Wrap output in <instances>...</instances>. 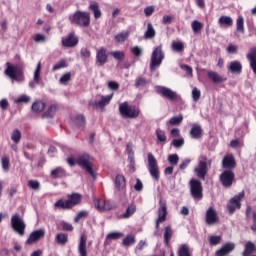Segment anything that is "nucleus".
Returning a JSON list of instances; mask_svg holds the SVG:
<instances>
[{"label": "nucleus", "mask_w": 256, "mask_h": 256, "mask_svg": "<svg viewBox=\"0 0 256 256\" xmlns=\"http://www.w3.org/2000/svg\"><path fill=\"white\" fill-rule=\"evenodd\" d=\"M4 74L12 83H23L25 81V74L23 68L19 65H13L9 62L6 63Z\"/></svg>", "instance_id": "1"}, {"label": "nucleus", "mask_w": 256, "mask_h": 256, "mask_svg": "<svg viewBox=\"0 0 256 256\" xmlns=\"http://www.w3.org/2000/svg\"><path fill=\"white\" fill-rule=\"evenodd\" d=\"M212 163L213 161L207 158V156H200L198 159V164L194 168L196 177L201 179V181H205V177H207V173L211 168Z\"/></svg>", "instance_id": "2"}, {"label": "nucleus", "mask_w": 256, "mask_h": 256, "mask_svg": "<svg viewBox=\"0 0 256 256\" xmlns=\"http://www.w3.org/2000/svg\"><path fill=\"white\" fill-rule=\"evenodd\" d=\"M81 197L82 196L79 193H72L68 195V199L66 201L58 200L54 204V207H57L58 209H72V207L81 203Z\"/></svg>", "instance_id": "3"}, {"label": "nucleus", "mask_w": 256, "mask_h": 256, "mask_svg": "<svg viewBox=\"0 0 256 256\" xmlns=\"http://www.w3.org/2000/svg\"><path fill=\"white\" fill-rule=\"evenodd\" d=\"M71 23L78 25L79 27H89L91 23V15L89 12L76 11L72 16L69 17Z\"/></svg>", "instance_id": "4"}, {"label": "nucleus", "mask_w": 256, "mask_h": 256, "mask_svg": "<svg viewBox=\"0 0 256 256\" xmlns=\"http://www.w3.org/2000/svg\"><path fill=\"white\" fill-rule=\"evenodd\" d=\"M119 113L124 119H137L141 111L135 106H129L128 102L119 104Z\"/></svg>", "instance_id": "5"}, {"label": "nucleus", "mask_w": 256, "mask_h": 256, "mask_svg": "<svg viewBox=\"0 0 256 256\" xmlns=\"http://www.w3.org/2000/svg\"><path fill=\"white\" fill-rule=\"evenodd\" d=\"M163 59H165V53H163V45L160 44L152 52L150 60V71H155L157 67H161Z\"/></svg>", "instance_id": "6"}, {"label": "nucleus", "mask_w": 256, "mask_h": 256, "mask_svg": "<svg viewBox=\"0 0 256 256\" xmlns=\"http://www.w3.org/2000/svg\"><path fill=\"white\" fill-rule=\"evenodd\" d=\"M91 161H93V158H91L89 154H84L76 160V163L85 169L86 173H89L93 179H95V170H93V163H91Z\"/></svg>", "instance_id": "7"}, {"label": "nucleus", "mask_w": 256, "mask_h": 256, "mask_svg": "<svg viewBox=\"0 0 256 256\" xmlns=\"http://www.w3.org/2000/svg\"><path fill=\"white\" fill-rule=\"evenodd\" d=\"M11 226L13 231L20 235V237H23L25 235V228L27 227L25 225V221L19 214H14L11 218Z\"/></svg>", "instance_id": "8"}, {"label": "nucleus", "mask_w": 256, "mask_h": 256, "mask_svg": "<svg viewBox=\"0 0 256 256\" xmlns=\"http://www.w3.org/2000/svg\"><path fill=\"white\" fill-rule=\"evenodd\" d=\"M155 91L158 93V95H162V97L168 99V101H179V99H181V96H179L176 91H173L165 86H155Z\"/></svg>", "instance_id": "9"}, {"label": "nucleus", "mask_w": 256, "mask_h": 256, "mask_svg": "<svg viewBox=\"0 0 256 256\" xmlns=\"http://www.w3.org/2000/svg\"><path fill=\"white\" fill-rule=\"evenodd\" d=\"M245 197V191H241L239 194L235 195L229 200L227 204V209L230 215H233L237 209H241V199Z\"/></svg>", "instance_id": "10"}, {"label": "nucleus", "mask_w": 256, "mask_h": 256, "mask_svg": "<svg viewBox=\"0 0 256 256\" xmlns=\"http://www.w3.org/2000/svg\"><path fill=\"white\" fill-rule=\"evenodd\" d=\"M190 191L193 199H203V185L201 184V180L191 179Z\"/></svg>", "instance_id": "11"}, {"label": "nucleus", "mask_w": 256, "mask_h": 256, "mask_svg": "<svg viewBox=\"0 0 256 256\" xmlns=\"http://www.w3.org/2000/svg\"><path fill=\"white\" fill-rule=\"evenodd\" d=\"M148 170L149 173L155 181L159 179V165L157 164V159L152 153H148Z\"/></svg>", "instance_id": "12"}, {"label": "nucleus", "mask_w": 256, "mask_h": 256, "mask_svg": "<svg viewBox=\"0 0 256 256\" xmlns=\"http://www.w3.org/2000/svg\"><path fill=\"white\" fill-rule=\"evenodd\" d=\"M233 181H235V173L231 170H226L220 175V182L223 187H231V185H233Z\"/></svg>", "instance_id": "13"}, {"label": "nucleus", "mask_w": 256, "mask_h": 256, "mask_svg": "<svg viewBox=\"0 0 256 256\" xmlns=\"http://www.w3.org/2000/svg\"><path fill=\"white\" fill-rule=\"evenodd\" d=\"M167 219V203L160 200V207L158 209V218L156 220V229H159L160 223H164Z\"/></svg>", "instance_id": "14"}, {"label": "nucleus", "mask_w": 256, "mask_h": 256, "mask_svg": "<svg viewBox=\"0 0 256 256\" xmlns=\"http://www.w3.org/2000/svg\"><path fill=\"white\" fill-rule=\"evenodd\" d=\"M45 237V229L41 228L38 230L33 231L29 238L26 241L27 245H33V243H37V241H40Z\"/></svg>", "instance_id": "15"}, {"label": "nucleus", "mask_w": 256, "mask_h": 256, "mask_svg": "<svg viewBox=\"0 0 256 256\" xmlns=\"http://www.w3.org/2000/svg\"><path fill=\"white\" fill-rule=\"evenodd\" d=\"M94 205L98 211H111L114 205L109 200H101L99 198L94 199Z\"/></svg>", "instance_id": "16"}, {"label": "nucleus", "mask_w": 256, "mask_h": 256, "mask_svg": "<svg viewBox=\"0 0 256 256\" xmlns=\"http://www.w3.org/2000/svg\"><path fill=\"white\" fill-rule=\"evenodd\" d=\"M78 43L79 38L75 36L74 33H70L66 37L62 38L63 47H77Z\"/></svg>", "instance_id": "17"}, {"label": "nucleus", "mask_w": 256, "mask_h": 256, "mask_svg": "<svg viewBox=\"0 0 256 256\" xmlns=\"http://www.w3.org/2000/svg\"><path fill=\"white\" fill-rule=\"evenodd\" d=\"M219 223V217L217 216V211L213 209V207L208 208L206 211V224L207 225H215Z\"/></svg>", "instance_id": "18"}, {"label": "nucleus", "mask_w": 256, "mask_h": 256, "mask_svg": "<svg viewBox=\"0 0 256 256\" xmlns=\"http://www.w3.org/2000/svg\"><path fill=\"white\" fill-rule=\"evenodd\" d=\"M236 166L237 162L235 161V157L232 154L224 156L222 160L223 169H228L229 171H231V169H235Z\"/></svg>", "instance_id": "19"}, {"label": "nucleus", "mask_w": 256, "mask_h": 256, "mask_svg": "<svg viewBox=\"0 0 256 256\" xmlns=\"http://www.w3.org/2000/svg\"><path fill=\"white\" fill-rule=\"evenodd\" d=\"M235 250V243L228 242L224 244L219 250L216 251V256H227Z\"/></svg>", "instance_id": "20"}, {"label": "nucleus", "mask_w": 256, "mask_h": 256, "mask_svg": "<svg viewBox=\"0 0 256 256\" xmlns=\"http://www.w3.org/2000/svg\"><path fill=\"white\" fill-rule=\"evenodd\" d=\"M40 81H41V62L37 64V67L34 71L33 81L29 82L30 89H35V87L39 85Z\"/></svg>", "instance_id": "21"}, {"label": "nucleus", "mask_w": 256, "mask_h": 256, "mask_svg": "<svg viewBox=\"0 0 256 256\" xmlns=\"http://www.w3.org/2000/svg\"><path fill=\"white\" fill-rule=\"evenodd\" d=\"M253 73L256 75V47L250 48L246 55Z\"/></svg>", "instance_id": "22"}, {"label": "nucleus", "mask_w": 256, "mask_h": 256, "mask_svg": "<svg viewBox=\"0 0 256 256\" xmlns=\"http://www.w3.org/2000/svg\"><path fill=\"white\" fill-rule=\"evenodd\" d=\"M107 49L105 47H101L96 53V63L103 67L104 63H107Z\"/></svg>", "instance_id": "23"}, {"label": "nucleus", "mask_w": 256, "mask_h": 256, "mask_svg": "<svg viewBox=\"0 0 256 256\" xmlns=\"http://www.w3.org/2000/svg\"><path fill=\"white\" fill-rule=\"evenodd\" d=\"M228 71L230 73H233L234 75H239L243 71V65L241 62L235 60L228 64L227 66Z\"/></svg>", "instance_id": "24"}, {"label": "nucleus", "mask_w": 256, "mask_h": 256, "mask_svg": "<svg viewBox=\"0 0 256 256\" xmlns=\"http://www.w3.org/2000/svg\"><path fill=\"white\" fill-rule=\"evenodd\" d=\"M78 253L80 256H87V237L85 235L80 236Z\"/></svg>", "instance_id": "25"}, {"label": "nucleus", "mask_w": 256, "mask_h": 256, "mask_svg": "<svg viewBox=\"0 0 256 256\" xmlns=\"http://www.w3.org/2000/svg\"><path fill=\"white\" fill-rule=\"evenodd\" d=\"M208 77L210 80H212V83L215 84L225 83V81H227V78L219 75V73L215 71H208Z\"/></svg>", "instance_id": "26"}, {"label": "nucleus", "mask_w": 256, "mask_h": 256, "mask_svg": "<svg viewBox=\"0 0 256 256\" xmlns=\"http://www.w3.org/2000/svg\"><path fill=\"white\" fill-rule=\"evenodd\" d=\"M112 99H113V94L102 96L101 101H96L92 105H94L95 107H105V105H109V103H111Z\"/></svg>", "instance_id": "27"}, {"label": "nucleus", "mask_w": 256, "mask_h": 256, "mask_svg": "<svg viewBox=\"0 0 256 256\" xmlns=\"http://www.w3.org/2000/svg\"><path fill=\"white\" fill-rule=\"evenodd\" d=\"M218 23L220 27H233V18L231 16H221Z\"/></svg>", "instance_id": "28"}, {"label": "nucleus", "mask_w": 256, "mask_h": 256, "mask_svg": "<svg viewBox=\"0 0 256 256\" xmlns=\"http://www.w3.org/2000/svg\"><path fill=\"white\" fill-rule=\"evenodd\" d=\"M115 187L118 191H123L126 187L125 176L117 175L115 179Z\"/></svg>", "instance_id": "29"}, {"label": "nucleus", "mask_w": 256, "mask_h": 256, "mask_svg": "<svg viewBox=\"0 0 256 256\" xmlns=\"http://www.w3.org/2000/svg\"><path fill=\"white\" fill-rule=\"evenodd\" d=\"M202 133L203 130L201 129L200 125H194L190 131L192 139H201Z\"/></svg>", "instance_id": "30"}, {"label": "nucleus", "mask_w": 256, "mask_h": 256, "mask_svg": "<svg viewBox=\"0 0 256 256\" xmlns=\"http://www.w3.org/2000/svg\"><path fill=\"white\" fill-rule=\"evenodd\" d=\"M171 237H173V228H171V226H166L164 231V243L167 247H169Z\"/></svg>", "instance_id": "31"}, {"label": "nucleus", "mask_w": 256, "mask_h": 256, "mask_svg": "<svg viewBox=\"0 0 256 256\" xmlns=\"http://www.w3.org/2000/svg\"><path fill=\"white\" fill-rule=\"evenodd\" d=\"M90 11L93 12L96 19H101V9H99V3L93 2L89 5Z\"/></svg>", "instance_id": "32"}, {"label": "nucleus", "mask_w": 256, "mask_h": 256, "mask_svg": "<svg viewBox=\"0 0 256 256\" xmlns=\"http://www.w3.org/2000/svg\"><path fill=\"white\" fill-rule=\"evenodd\" d=\"M255 251H256V246L253 244V242L248 241L245 245L243 256H251L252 253H255Z\"/></svg>", "instance_id": "33"}, {"label": "nucleus", "mask_w": 256, "mask_h": 256, "mask_svg": "<svg viewBox=\"0 0 256 256\" xmlns=\"http://www.w3.org/2000/svg\"><path fill=\"white\" fill-rule=\"evenodd\" d=\"M236 30L238 33H245V18L238 16L236 20Z\"/></svg>", "instance_id": "34"}, {"label": "nucleus", "mask_w": 256, "mask_h": 256, "mask_svg": "<svg viewBox=\"0 0 256 256\" xmlns=\"http://www.w3.org/2000/svg\"><path fill=\"white\" fill-rule=\"evenodd\" d=\"M135 235L129 234L122 240L123 247H131V245H135Z\"/></svg>", "instance_id": "35"}, {"label": "nucleus", "mask_w": 256, "mask_h": 256, "mask_svg": "<svg viewBox=\"0 0 256 256\" xmlns=\"http://www.w3.org/2000/svg\"><path fill=\"white\" fill-rule=\"evenodd\" d=\"M156 35L155 28H153V24H147V30L144 34V39H153Z\"/></svg>", "instance_id": "36"}, {"label": "nucleus", "mask_w": 256, "mask_h": 256, "mask_svg": "<svg viewBox=\"0 0 256 256\" xmlns=\"http://www.w3.org/2000/svg\"><path fill=\"white\" fill-rule=\"evenodd\" d=\"M69 242V236L65 233H58L56 235V243L58 245H66Z\"/></svg>", "instance_id": "37"}, {"label": "nucleus", "mask_w": 256, "mask_h": 256, "mask_svg": "<svg viewBox=\"0 0 256 256\" xmlns=\"http://www.w3.org/2000/svg\"><path fill=\"white\" fill-rule=\"evenodd\" d=\"M45 109V104L42 101H36L32 104V111L34 113H41Z\"/></svg>", "instance_id": "38"}, {"label": "nucleus", "mask_w": 256, "mask_h": 256, "mask_svg": "<svg viewBox=\"0 0 256 256\" xmlns=\"http://www.w3.org/2000/svg\"><path fill=\"white\" fill-rule=\"evenodd\" d=\"M11 141L18 145V143H21V131L19 129H14L11 134Z\"/></svg>", "instance_id": "39"}, {"label": "nucleus", "mask_w": 256, "mask_h": 256, "mask_svg": "<svg viewBox=\"0 0 256 256\" xmlns=\"http://www.w3.org/2000/svg\"><path fill=\"white\" fill-rule=\"evenodd\" d=\"M127 39H129V31L121 32L115 36V41H117V43H125Z\"/></svg>", "instance_id": "40"}, {"label": "nucleus", "mask_w": 256, "mask_h": 256, "mask_svg": "<svg viewBox=\"0 0 256 256\" xmlns=\"http://www.w3.org/2000/svg\"><path fill=\"white\" fill-rule=\"evenodd\" d=\"M178 256H191V252H189V246L187 244H182L179 247Z\"/></svg>", "instance_id": "41"}, {"label": "nucleus", "mask_w": 256, "mask_h": 256, "mask_svg": "<svg viewBox=\"0 0 256 256\" xmlns=\"http://www.w3.org/2000/svg\"><path fill=\"white\" fill-rule=\"evenodd\" d=\"M147 83H148L147 78L143 76H139L136 78L134 85L137 89H139V87H147Z\"/></svg>", "instance_id": "42"}, {"label": "nucleus", "mask_w": 256, "mask_h": 256, "mask_svg": "<svg viewBox=\"0 0 256 256\" xmlns=\"http://www.w3.org/2000/svg\"><path fill=\"white\" fill-rule=\"evenodd\" d=\"M1 163L4 173H9V170L11 169V163L9 161V158L7 156H3Z\"/></svg>", "instance_id": "43"}, {"label": "nucleus", "mask_w": 256, "mask_h": 256, "mask_svg": "<svg viewBox=\"0 0 256 256\" xmlns=\"http://www.w3.org/2000/svg\"><path fill=\"white\" fill-rule=\"evenodd\" d=\"M135 211H137V207L133 204L129 205L126 209V212L122 216L123 219H129V217H131Z\"/></svg>", "instance_id": "44"}, {"label": "nucleus", "mask_w": 256, "mask_h": 256, "mask_svg": "<svg viewBox=\"0 0 256 256\" xmlns=\"http://www.w3.org/2000/svg\"><path fill=\"white\" fill-rule=\"evenodd\" d=\"M87 217H89V212L87 210H82V211L78 212V214L74 218V222L79 223V221H81V219H87Z\"/></svg>", "instance_id": "45"}, {"label": "nucleus", "mask_w": 256, "mask_h": 256, "mask_svg": "<svg viewBox=\"0 0 256 256\" xmlns=\"http://www.w3.org/2000/svg\"><path fill=\"white\" fill-rule=\"evenodd\" d=\"M74 123L77 127H85V116H83V114L77 115L74 119Z\"/></svg>", "instance_id": "46"}, {"label": "nucleus", "mask_w": 256, "mask_h": 256, "mask_svg": "<svg viewBox=\"0 0 256 256\" xmlns=\"http://www.w3.org/2000/svg\"><path fill=\"white\" fill-rule=\"evenodd\" d=\"M110 55L117 61H123V59H125V52L123 51H112Z\"/></svg>", "instance_id": "47"}, {"label": "nucleus", "mask_w": 256, "mask_h": 256, "mask_svg": "<svg viewBox=\"0 0 256 256\" xmlns=\"http://www.w3.org/2000/svg\"><path fill=\"white\" fill-rule=\"evenodd\" d=\"M191 27L194 33H199L203 29V23L194 20L191 24Z\"/></svg>", "instance_id": "48"}, {"label": "nucleus", "mask_w": 256, "mask_h": 256, "mask_svg": "<svg viewBox=\"0 0 256 256\" xmlns=\"http://www.w3.org/2000/svg\"><path fill=\"white\" fill-rule=\"evenodd\" d=\"M156 137L161 143H165V141H167V135H165V131L161 129L156 130Z\"/></svg>", "instance_id": "49"}, {"label": "nucleus", "mask_w": 256, "mask_h": 256, "mask_svg": "<svg viewBox=\"0 0 256 256\" xmlns=\"http://www.w3.org/2000/svg\"><path fill=\"white\" fill-rule=\"evenodd\" d=\"M51 175L55 179H57V177H63V175H65V170H63L61 167H58L51 171Z\"/></svg>", "instance_id": "50"}, {"label": "nucleus", "mask_w": 256, "mask_h": 256, "mask_svg": "<svg viewBox=\"0 0 256 256\" xmlns=\"http://www.w3.org/2000/svg\"><path fill=\"white\" fill-rule=\"evenodd\" d=\"M172 49H173V51H176L177 53H181V51H183V49H185V45L183 44V42H173Z\"/></svg>", "instance_id": "51"}, {"label": "nucleus", "mask_w": 256, "mask_h": 256, "mask_svg": "<svg viewBox=\"0 0 256 256\" xmlns=\"http://www.w3.org/2000/svg\"><path fill=\"white\" fill-rule=\"evenodd\" d=\"M28 187H30V189H33V191H39L41 184L37 180H29Z\"/></svg>", "instance_id": "52"}, {"label": "nucleus", "mask_w": 256, "mask_h": 256, "mask_svg": "<svg viewBox=\"0 0 256 256\" xmlns=\"http://www.w3.org/2000/svg\"><path fill=\"white\" fill-rule=\"evenodd\" d=\"M55 111H57L56 106H50L46 112L43 113L42 117H53L55 115Z\"/></svg>", "instance_id": "53"}, {"label": "nucleus", "mask_w": 256, "mask_h": 256, "mask_svg": "<svg viewBox=\"0 0 256 256\" xmlns=\"http://www.w3.org/2000/svg\"><path fill=\"white\" fill-rule=\"evenodd\" d=\"M183 121V116H174L169 120L170 125H181V122Z\"/></svg>", "instance_id": "54"}, {"label": "nucleus", "mask_w": 256, "mask_h": 256, "mask_svg": "<svg viewBox=\"0 0 256 256\" xmlns=\"http://www.w3.org/2000/svg\"><path fill=\"white\" fill-rule=\"evenodd\" d=\"M70 81H71V73H69V72L62 75L59 80L61 85H67V83H69Z\"/></svg>", "instance_id": "55"}, {"label": "nucleus", "mask_w": 256, "mask_h": 256, "mask_svg": "<svg viewBox=\"0 0 256 256\" xmlns=\"http://www.w3.org/2000/svg\"><path fill=\"white\" fill-rule=\"evenodd\" d=\"M65 67H67V61L61 60L53 66L52 71H59V69H65Z\"/></svg>", "instance_id": "56"}, {"label": "nucleus", "mask_w": 256, "mask_h": 256, "mask_svg": "<svg viewBox=\"0 0 256 256\" xmlns=\"http://www.w3.org/2000/svg\"><path fill=\"white\" fill-rule=\"evenodd\" d=\"M121 237H123V233L121 232H112L107 234L106 238L107 239H112V240H117V239H121Z\"/></svg>", "instance_id": "57"}, {"label": "nucleus", "mask_w": 256, "mask_h": 256, "mask_svg": "<svg viewBox=\"0 0 256 256\" xmlns=\"http://www.w3.org/2000/svg\"><path fill=\"white\" fill-rule=\"evenodd\" d=\"M168 161H169L170 165H177V163H179V155L170 154L168 156Z\"/></svg>", "instance_id": "58"}, {"label": "nucleus", "mask_w": 256, "mask_h": 256, "mask_svg": "<svg viewBox=\"0 0 256 256\" xmlns=\"http://www.w3.org/2000/svg\"><path fill=\"white\" fill-rule=\"evenodd\" d=\"M172 145L176 148L179 149L181 148L183 145H185V140L183 138H179V139H174L172 141Z\"/></svg>", "instance_id": "59"}, {"label": "nucleus", "mask_w": 256, "mask_h": 256, "mask_svg": "<svg viewBox=\"0 0 256 256\" xmlns=\"http://www.w3.org/2000/svg\"><path fill=\"white\" fill-rule=\"evenodd\" d=\"M210 245H219L221 243V236H210L209 238Z\"/></svg>", "instance_id": "60"}, {"label": "nucleus", "mask_w": 256, "mask_h": 256, "mask_svg": "<svg viewBox=\"0 0 256 256\" xmlns=\"http://www.w3.org/2000/svg\"><path fill=\"white\" fill-rule=\"evenodd\" d=\"M131 53H133L135 57H141V55H143V49H141L139 46H135L131 48Z\"/></svg>", "instance_id": "61"}, {"label": "nucleus", "mask_w": 256, "mask_h": 256, "mask_svg": "<svg viewBox=\"0 0 256 256\" xmlns=\"http://www.w3.org/2000/svg\"><path fill=\"white\" fill-rule=\"evenodd\" d=\"M192 98H193V101H198L199 99H201V91L197 88H193Z\"/></svg>", "instance_id": "62"}, {"label": "nucleus", "mask_w": 256, "mask_h": 256, "mask_svg": "<svg viewBox=\"0 0 256 256\" xmlns=\"http://www.w3.org/2000/svg\"><path fill=\"white\" fill-rule=\"evenodd\" d=\"M29 101H31V97L23 94L19 98H17L16 103H29Z\"/></svg>", "instance_id": "63"}, {"label": "nucleus", "mask_w": 256, "mask_h": 256, "mask_svg": "<svg viewBox=\"0 0 256 256\" xmlns=\"http://www.w3.org/2000/svg\"><path fill=\"white\" fill-rule=\"evenodd\" d=\"M108 88L111 89V91H119V84L115 81L108 82Z\"/></svg>", "instance_id": "64"}]
</instances>
